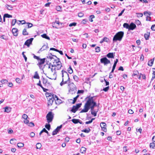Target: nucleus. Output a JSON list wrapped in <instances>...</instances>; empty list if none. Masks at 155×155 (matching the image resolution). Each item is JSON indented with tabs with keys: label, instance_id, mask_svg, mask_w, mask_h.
<instances>
[{
	"label": "nucleus",
	"instance_id": "obj_10",
	"mask_svg": "<svg viewBox=\"0 0 155 155\" xmlns=\"http://www.w3.org/2000/svg\"><path fill=\"white\" fill-rule=\"evenodd\" d=\"M56 64H54L53 65L55 70H58L60 69L62 67V64L61 62L59 61H57L56 62Z\"/></svg>",
	"mask_w": 155,
	"mask_h": 155
},
{
	"label": "nucleus",
	"instance_id": "obj_20",
	"mask_svg": "<svg viewBox=\"0 0 155 155\" xmlns=\"http://www.w3.org/2000/svg\"><path fill=\"white\" fill-rule=\"evenodd\" d=\"M107 57L108 58H114V55L113 53H109L107 55Z\"/></svg>",
	"mask_w": 155,
	"mask_h": 155
},
{
	"label": "nucleus",
	"instance_id": "obj_29",
	"mask_svg": "<svg viewBox=\"0 0 155 155\" xmlns=\"http://www.w3.org/2000/svg\"><path fill=\"white\" fill-rule=\"evenodd\" d=\"M68 73L70 74H72L73 72V70L71 66H70V67L68 68Z\"/></svg>",
	"mask_w": 155,
	"mask_h": 155
},
{
	"label": "nucleus",
	"instance_id": "obj_42",
	"mask_svg": "<svg viewBox=\"0 0 155 155\" xmlns=\"http://www.w3.org/2000/svg\"><path fill=\"white\" fill-rule=\"evenodd\" d=\"M15 81H16V82L18 84H20L21 83V80L19 78H16Z\"/></svg>",
	"mask_w": 155,
	"mask_h": 155
},
{
	"label": "nucleus",
	"instance_id": "obj_2",
	"mask_svg": "<svg viewBox=\"0 0 155 155\" xmlns=\"http://www.w3.org/2000/svg\"><path fill=\"white\" fill-rule=\"evenodd\" d=\"M47 77L51 80H55L57 77V74L56 71H47V73H44Z\"/></svg>",
	"mask_w": 155,
	"mask_h": 155
},
{
	"label": "nucleus",
	"instance_id": "obj_3",
	"mask_svg": "<svg viewBox=\"0 0 155 155\" xmlns=\"http://www.w3.org/2000/svg\"><path fill=\"white\" fill-rule=\"evenodd\" d=\"M124 32L123 31H120L117 32L114 35L113 38V41H115L117 40L120 41L123 37Z\"/></svg>",
	"mask_w": 155,
	"mask_h": 155
},
{
	"label": "nucleus",
	"instance_id": "obj_52",
	"mask_svg": "<svg viewBox=\"0 0 155 155\" xmlns=\"http://www.w3.org/2000/svg\"><path fill=\"white\" fill-rule=\"evenodd\" d=\"M96 52H98L100 51V48L99 47H97L95 48Z\"/></svg>",
	"mask_w": 155,
	"mask_h": 155
},
{
	"label": "nucleus",
	"instance_id": "obj_8",
	"mask_svg": "<svg viewBox=\"0 0 155 155\" xmlns=\"http://www.w3.org/2000/svg\"><path fill=\"white\" fill-rule=\"evenodd\" d=\"M100 61L101 63L103 64L104 65H107L110 63V61L106 57L101 58L100 60Z\"/></svg>",
	"mask_w": 155,
	"mask_h": 155
},
{
	"label": "nucleus",
	"instance_id": "obj_4",
	"mask_svg": "<svg viewBox=\"0 0 155 155\" xmlns=\"http://www.w3.org/2000/svg\"><path fill=\"white\" fill-rule=\"evenodd\" d=\"M92 103V101L87 100L84 105V109L81 111L80 112L83 113L87 112L89 109V105Z\"/></svg>",
	"mask_w": 155,
	"mask_h": 155
},
{
	"label": "nucleus",
	"instance_id": "obj_44",
	"mask_svg": "<svg viewBox=\"0 0 155 155\" xmlns=\"http://www.w3.org/2000/svg\"><path fill=\"white\" fill-rule=\"evenodd\" d=\"M45 127L48 130H49L50 128V125L49 124H46L45 125Z\"/></svg>",
	"mask_w": 155,
	"mask_h": 155
},
{
	"label": "nucleus",
	"instance_id": "obj_64",
	"mask_svg": "<svg viewBox=\"0 0 155 155\" xmlns=\"http://www.w3.org/2000/svg\"><path fill=\"white\" fill-rule=\"evenodd\" d=\"M151 29L154 31H155V25H152L151 27Z\"/></svg>",
	"mask_w": 155,
	"mask_h": 155
},
{
	"label": "nucleus",
	"instance_id": "obj_1",
	"mask_svg": "<svg viewBox=\"0 0 155 155\" xmlns=\"http://www.w3.org/2000/svg\"><path fill=\"white\" fill-rule=\"evenodd\" d=\"M62 81L60 83V85L62 86L63 84L68 83L70 78L68 73L64 71H62Z\"/></svg>",
	"mask_w": 155,
	"mask_h": 155
},
{
	"label": "nucleus",
	"instance_id": "obj_43",
	"mask_svg": "<svg viewBox=\"0 0 155 155\" xmlns=\"http://www.w3.org/2000/svg\"><path fill=\"white\" fill-rule=\"evenodd\" d=\"M79 96V95H78L75 97L74 98V99L73 100V101L72 102V103L73 104H74L75 102Z\"/></svg>",
	"mask_w": 155,
	"mask_h": 155
},
{
	"label": "nucleus",
	"instance_id": "obj_50",
	"mask_svg": "<svg viewBox=\"0 0 155 155\" xmlns=\"http://www.w3.org/2000/svg\"><path fill=\"white\" fill-rule=\"evenodd\" d=\"M84 14L82 12H80L78 14V16L80 17H81L83 16Z\"/></svg>",
	"mask_w": 155,
	"mask_h": 155
},
{
	"label": "nucleus",
	"instance_id": "obj_58",
	"mask_svg": "<svg viewBox=\"0 0 155 155\" xmlns=\"http://www.w3.org/2000/svg\"><path fill=\"white\" fill-rule=\"evenodd\" d=\"M81 105V104H77L75 106L76 107V108L78 109L79 107H80Z\"/></svg>",
	"mask_w": 155,
	"mask_h": 155
},
{
	"label": "nucleus",
	"instance_id": "obj_19",
	"mask_svg": "<svg viewBox=\"0 0 155 155\" xmlns=\"http://www.w3.org/2000/svg\"><path fill=\"white\" fill-rule=\"evenodd\" d=\"M154 58L153 59H152L150 60L148 62V65L150 66H152L153 64V61L154 60Z\"/></svg>",
	"mask_w": 155,
	"mask_h": 155
},
{
	"label": "nucleus",
	"instance_id": "obj_62",
	"mask_svg": "<svg viewBox=\"0 0 155 155\" xmlns=\"http://www.w3.org/2000/svg\"><path fill=\"white\" fill-rule=\"evenodd\" d=\"M155 78V71H153V76L152 78V80L154 79Z\"/></svg>",
	"mask_w": 155,
	"mask_h": 155
},
{
	"label": "nucleus",
	"instance_id": "obj_46",
	"mask_svg": "<svg viewBox=\"0 0 155 155\" xmlns=\"http://www.w3.org/2000/svg\"><path fill=\"white\" fill-rule=\"evenodd\" d=\"M28 126L30 127H34V124L31 122L30 123H29L27 124Z\"/></svg>",
	"mask_w": 155,
	"mask_h": 155
},
{
	"label": "nucleus",
	"instance_id": "obj_54",
	"mask_svg": "<svg viewBox=\"0 0 155 155\" xmlns=\"http://www.w3.org/2000/svg\"><path fill=\"white\" fill-rule=\"evenodd\" d=\"M19 23H18V24H20V23H21L22 24H26V23H25V20H22L21 21H18Z\"/></svg>",
	"mask_w": 155,
	"mask_h": 155
},
{
	"label": "nucleus",
	"instance_id": "obj_61",
	"mask_svg": "<svg viewBox=\"0 0 155 155\" xmlns=\"http://www.w3.org/2000/svg\"><path fill=\"white\" fill-rule=\"evenodd\" d=\"M24 122L25 124H27L29 122V120H27V119H24Z\"/></svg>",
	"mask_w": 155,
	"mask_h": 155
},
{
	"label": "nucleus",
	"instance_id": "obj_40",
	"mask_svg": "<svg viewBox=\"0 0 155 155\" xmlns=\"http://www.w3.org/2000/svg\"><path fill=\"white\" fill-rule=\"evenodd\" d=\"M41 147V145L40 143H38L36 144V147L37 149H40Z\"/></svg>",
	"mask_w": 155,
	"mask_h": 155
},
{
	"label": "nucleus",
	"instance_id": "obj_17",
	"mask_svg": "<svg viewBox=\"0 0 155 155\" xmlns=\"http://www.w3.org/2000/svg\"><path fill=\"white\" fill-rule=\"evenodd\" d=\"M136 27V25L133 23H131L129 25V30H133Z\"/></svg>",
	"mask_w": 155,
	"mask_h": 155
},
{
	"label": "nucleus",
	"instance_id": "obj_57",
	"mask_svg": "<svg viewBox=\"0 0 155 155\" xmlns=\"http://www.w3.org/2000/svg\"><path fill=\"white\" fill-rule=\"evenodd\" d=\"M24 52H23L22 53V55H23V57H24L25 59V61L26 62V61H27V58L25 56V55L24 54Z\"/></svg>",
	"mask_w": 155,
	"mask_h": 155
},
{
	"label": "nucleus",
	"instance_id": "obj_15",
	"mask_svg": "<svg viewBox=\"0 0 155 155\" xmlns=\"http://www.w3.org/2000/svg\"><path fill=\"white\" fill-rule=\"evenodd\" d=\"M100 126L101 127L102 130L104 132L107 131V128H106V124L104 122H101L100 124Z\"/></svg>",
	"mask_w": 155,
	"mask_h": 155
},
{
	"label": "nucleus",
	"instance_id": "obj_24",
	"mask_svg": "<svg viewBox=\"0 0 155 155\" xmlns=\"http://www.w3.org/2000/svg\"><path fill=\"white\" fill-rule=\"evenodd\" d=\"M40 61H39L38 63V64H40V65H42L45 62V59L43 58L42 59H40Z\"/></svg>",
	"mask_w": 155,
	"mask_h": 155
},
{
	"label": "nucleus",
	"instance_id": "obj_37",
	"mask_svg": "<svg viewBox=\"0 0 155 155\" xmlns=\"http://www.w3.org/2000/svg\"><path fill=\"white\" fill-rule=\"evenodd\" d=\"M123 27L124 28H125L127 29H129V25L127 23H124L123 24Z\"/></svg>",
	"mask_w": 155,
	"mask_h": 155
},
{
	"label": "nucleus",
	"instance_id": "obj_60",
	"mask_svg": "<svg viewBox=\"0 0 155 155\" xmlns=\"http://www.w3.org/2000/svg\"><path fill=\"white\" fill-rule=\"evenodd\" d=\"M109 87H106L104 88L103 89V90L105 92H106L107 91H108V90H109Z\"/></svg>",
	"mask_w": 155,
	"mask_h": 155
},
{
	"label": "nucleus",
	"instance_id": "obj_21",
	"mask_svg": "<svg viewBox=\"0 0 155 155\" xmlns=\"http://www.w3.org/2000/svg\"><path fill=\"white\" fill-rule=\"evenodd\" d=\"M86 150V149L85 147H82L80 150V152L82 153H85Z\"/></svg>",
	"mask_w": 155,
	"mask_h": 155
},
{
	"label": "nucleus",
	"instance_id": "obj_6",
	"mask_svg": "<svg viewBox=\"0 0 155 155\" xmlns=\"http://www.w3.org/2000/svg\"><path fill=\"white\" fill-rule=\"evenodd\" d=\"M68 86L69 87V91H71L75 92L77 91L76 87L73 83H70L68 84Z\"/></svg>",
	"mask_w": 155,
	"mask_h": 155
},
{
	"label": "nucleus",
	"instance_id": "obj_45",
	"mask_svg": "<svg viewBox=\"0 0 155 155\" xmlns=\"http://www.w3.org/2000/svg\"><path fill=\"white\" fill-rule=\"evenodd\" d=\"M52 26L53 27H54L56 28H58V26L55 23H52Z\"/></svg>",
	"mask_w": 155,
	"mask_h": 155
},
{
	"label": "nucleus",
	"instance_id": "obj_27",
	"mask_svg": "<svg viewBox=\"0 0 155 155\" xmlns=\"http://www.w3.org/2000/svg\"><path fill=\"white\" fill-rule=\"evenodd\" d=\"M150 36V33H147L145 34L144 35V37L146 40H148Z\"/></svg>",
	"mask_w": 155,
	"mask_h": 155
},
{
	"label": "nucleus",
	"instance_id": "obj_63",
	"mask_svg": "<svg viewBox=\"0 0 155 155\" xmlns=\"http://www.w3.org/2000/svg\"><path fill=\"white\" fill-rule=\"evenodd\" d=\"M76 25V23H71L69 25V26L70 27H71L72 26H75Z\"/></svg>",
	"mask_w": 155,
	"mask_h": 155
},
{
	"label": "nucleus",
	"instance_id": "obj_7",
	"mask_svg": "<svg viewBox=\"0 0 155 155\" xmlns=\"http://www.w3.org/2000/svg\"><path fill=\"white\" fill-rule=\"evenodd\" d=\"M53 95H49L47 98L48 100V105H51L54 100L55 96Z\"/></svg>",
	"mask_w": 155,
	"mask_h": 155
},
{
	"label": "nucleus",
	"instance_id": "obj_38",
	"mask_svg": "<svg viewBox=\"0 0 155 155\" xmlns=\"http://www.w3.org/2000/svg\"><path fill=\"white\" fill-rule=\"evenodd\" d=\"M4 17L8 18H12V16L8 14H5L4 15Z\"/></svg>",
	"mask_w": 155,
	"mask_h": 155
},
{
	"label": "nucleus",
	"instance_id": "obj_59",
	"mask_svg": "<svg viewBox=\"0 0 155 155\" xmlns=\"http://www.w3.org/2000/svg\"><path fill=\"white\" fill-rule=\"evenodd\" d=\"M137 17H142L143 14L141 13H137Z\"/></svg>",
	"mask_w": 155,
	"mask_h": 155
},
{
	"label": "nucleus",
	"instance_id": "obj_25",
	"mask_svg": "<svg viewBox=\"0 0 155 155\" xmlns=\"http://www.w3.org/2000/svg\"><path fill=\"white\" fill-rule=\"evenodd\" d=\"M33 78L35 79H39V77L37 71H36L35 73V75L33 76Z\"/></svg>",
	"mask_w": 155,
	"mask_h": 155
},
{
	"label": "nucleus",
	"instance_id": "obj_16",
	"mask_svg": "<svg viewBox=\"0 0 155 155\" xmlns=\"http://www.w3.org/2000/svg\"><path fill=\"white\" fill-rule=\"evenodd\" d=\"M12 33L13 35L15 36H16L18 35V30L17 28H13L12 30Z\"/></svg>",
	"mask_w": 155,
	"mask_h": 155
},
{
	"label": "nucleus",
	"instance_id": "obj_28",
	"mask_svg": "<svg viewBox=\"0 0 155 155\" xmlns=\"http://www.w3.org/2000/svg\"><path fill=\"white\" fill-rule=\"evenodd\" d=\"M22 34L24 35H28V33L27 32L26 29L25 28L23 29L22 32Z\"/></svg>",
	"mask_w": 155,
	"mask_h": 155
},
{
	"label": "nucleus",
	"instance_id": "obj_36",
	"mask_svg": "<svg viewBox=\"0 0 155 155\" xmlns=\"http://www.w3.org/2000/svg\"><path fill=\"white\" fill-rule=\"evenodd\" d=\"M155 143L153 142L152 143H151L150 144V148L154 149L155 147Z\"/></svg>",
	"mask_w": 155,
	"mask_h": 155
},
{
	"label": "nucleus",
	"instance_id": "obj_5",
	"mask_svg": "<svg viewBox=\"0 0 155 155\" xmlns=\"http://www.w3.org/2000/svg\"><path fill=\"white\" fill-rule=\"evenodd\" d=\"M54 114L51 112H49L46 116V118L48 123L51 122L53 118Z\"/></svg>",
	"mask_w": 155,
	"mask_h": 155
},
{
	"label": "nucleus",
	"instance_id": "obj_33",
	"mask_svg": "<svg viewBox=\"0 0 155 155\" xmlns=\"http://www.w3.org/2000/svg\"><path fill=\"white\" fill-rule=\"evenodd\" d=\"M78 109L75 106H74L71 109V111L73 113H75Z\"/></svg>",
	"mask_w": 155,
	"mask_h": 155
},
{
	"label": "nucleus",
	"instance_id": "obj_34",
	"mask_svg": "<svg viewBox=\"0 0 155 155\" xmlns=\"http://www.w3.org/2000/svg\"><path fill=\"white\" fill-rule=\"evenodd\" d=\"M72 121L74 124H77L79 122V120L74 119H72Z\"/></svg>",
	"mask_w": 155,
	"mask_h": 155
},
{
	"label": "nucleus",
	"instance_id": "obj_30",
	"mask_svg": "<svg viewBox=\"0 0 155 155\" xmlns=\"http://www.w3.org/2000/svg\"><path fill=\"white\" fill-rule=\"evenodd\" d=\"M24 144L21 143H19L17 144V146L18 147H21L24 146Z\"/></svg>",
	"mask_w": 155,
	"mask_h": 155
},
{
	"label": "nucleus",
	"instance_id": "obj_13",
	"mask_svg": "<svg viewBox=\"0 0 155 155\" xmlns=\"http://www.w3.org/2000/svg\"><path fill=\"white\" fill-rule=\"evenodd\" d=\"M62 126V125H61L60 126H59L57 127L54 130L52 133V134L53 135H54L57 134V133L60 130Z\"/></svg>",
	"mask_w": 155,
	"mask_h": 155
},
{
	"label": "nucleus",
	"instance_id": "obj_39",
	"mask_svg": "<svg viewBox=\"0 0 155 155\" xmlns=\"http://www.w3.org/2000/svg\"><path fill=\"white\" fill-rule=\"evenodd\" d=\"M47 48V46L45 45H43L42 48L40 49V51H42L46 49Z\"/></svg>",
	"mask_w": 155,
	"mask_h": 155
},
{
	"label": "nucleus",
	"instance_id": "obj_51",
	"mask_svg": "<svg viewBox=\"0 0 155 155\" xmlns=\"http://www.w3.org/2000/svg\"><path fill=\"white\" fill-rule=\"evenodd\" d=\"M22 118L24 119H27L28 118V116L26 114H24L22 115Z\"/></svg>",
	"mask_w": 155,
	"mask_h": 155
},
{
	"label": "nucleus",
	"instance_id": "obj_41",
	"mask_svg": "<svg viewBox=\"0 0 155 155\" xmlns=\"http://www.w3.org/2000/svg\"><path fill=\"white\" fill-rule=\"evenodd\" d=\"M0 82L1 83H2V84H5L7 83L8 81L6 80V79H3Z\"/></svg>",
	"mask_w": 155,
	"mask_h": 155
},
{
	"label": "nucleus",
	"instance_id": "obj_23",
	"mask_svg": "<svg viewBox=\"0 0 155 155\" xmlns=\"http://www.w3.org/2000/svg\"><path fill=\"white\" fill-rule=\"evenodd\" d=\"M5 7L9 10H12L13 8V7L12 5L7 4L5 5Z\"/></svg>",
	"mask_w": 155,
	"mask_h": 155
},
{
	"label": "nucleus",
	"instance_id": "obj_55",
	"mask_svg": "<svg viewBox=\"0 0 155 155\" xmlns=\"http://www.w3.org/2000/svg\"><path fill=\"white\" fill-rule=\"evenodd\" d=\"M56 9L58 11H60L61 10V8L59 6H58L56 7Z\"/></svg>",
	"mask_w": 155,
	"mask_h": 155
},
{
	"label": "nucleus",
	"instance_id": "obj_18",
	"mask_svg": "<svg viewBox=\"0 0 155 155\" xmlns=\"http://www.w3.org/2000/svg\"><path fill=\"white\" fill-rule=\"evenodd\" d=\"M55 98L54 100L55 101V103L56 104H59L61 103V100L59 99L58 97L56 95H54Z\"/></svg>",
	"mask_w": 155,
	"mask_h": 155
},
{
	"label": "nucleus",
	"instance_id": "obj_47",
	"mask_svg": "<svg viewBox=\"0 0 155 155\" xmlns=\"http://www.w3.org/2000/svg\"><path fill=\"white\" fill-rule=\"evenodd\" d=\"M48 82V80L47 79L43 78V83L45 85H46V84Z\"/></svg>",
	"mask_w": 155,
	"mask_h": 155
},
{
	"label": "nucleus",
	"instance_id": "obj_22",
	"mask_svg": "<svg viewBox=\"0 0 155 155\" xmlns=\"http://www.w3.org/2000/svg\"><path fill=\"white\" fill-rule=\"evenodd\" d=\"M5 112L9 113L11 111V108L9 107H6L5 108Z\"/></svg>",
	"mask_w": 155,
	"mask_h": 155
},
{
	"label": "nucleus",
	"instance_id": "obj_26",
	"mask_svg": "<svg viewBox=\"0 0 155 155\" xmlns=\"http://www.w3.org/2000/svg\"><path fill=\"white\" fill-rule=\"evenodd\" d=\"M41 36L42 38H46L48 40H50V38L49 37H48V36H47V35L46 34H43L41 35Z\"/></svg>",
	"mask_w": 155,
	"mask_h": 155
},
{
	"label": "nucleus",
	"instance_id": "obj_9",
	"mask_svg": "<svg viewBox=\"0 0 155 155\" xmlns=\"http://www.w3.org/2000/svg\"><path fill=\"white\" fill-rule=\"evenodd\" d=\"M88 100L91 101H92V103H91L89 105V108H91V111L94 110V107L96 106V103L94 101L92 97L89 99Z\"/></svg>",
	"mask_w": 155,
	"mask_h": 155
},
{
	"label": "nucleus",
	"instance_id": "obj_49",
	"mask_svg": "<svg viewBox=\"0 0 155 155\" xmlns=\"http://www.w3.org/2000/svg\"><path fill=\"white\" fill-rule=\"evenodd\" d=\"M103 41L104 42H108L109 41V39L107 37H104L103 39Z\"/></svg>",
	"mask_w": 155,
	"mask_h": 155
},
{
	"label": "nucleus",
	"instance_id": "obj_35",
	"mask_svg": "<svg viewBox=\"0 0 155 155\" xmlns=\"http://www.w3.org/2000/svg\"><path fill=\"white\" fill-rule=\"evenodd\" d=\"M90 129L89 128L87 129H85L82 130V132H84L86 133H88L89 132H90Z\"/></svg>",
	"mask_w": 155,
	"mask_h": 155
},
{
	"label": "nucleus",
	"instance_id": "obj_53",
	"mask_svg": "<svg viewBox=\"0 0 155 155\" xmlns=\"http://www.w3.org/2000/svg\"><path fill=\"white\" fill-rule=\"evenodd\" d=\"M16 19H14L12 20V25H15V23H16Z\"/></svg>",
	"mask_w": 155,
	"mask_h": 155
},
{
	"label": "nucleus",
	"instance_id": "obj_11",
	"mask_svg": "<svg viewBox=\"0 0 155 155\" xmlns=\"http://www.w3.org/2000/svg\"><path fill=\"white\" fill-rule=\"evenodd\" d=\"M47 71H56V70L54 66V65L52 64H51V63H50V64L48 65Z\"/></svg>",
	"mask_w": 155,
	"mask_h": 155
},
{
	"label": "nucleus",
	"instance_id": "obj_56",
	"mask_svg": "<svg viewBox=\"0 0 155 155\" xmlns=\"http://www.w3.org/2000/svg\"><path fill=\"white\" fill-rule=\"evenodd\" d=\"M74 79L76 81H78V77L76 75H74L73 77Z\"/></svg>",
	"mask_w": 155,
	"mask_h": 155
},
{
	"label": "nucleus",
	"instance_id": "obj_12",
	"mask_svg": "<svg viewBox=\"0 0 155 155\" xmlns=\"http://www.w3.org/2000/svg\"><path fill=\"white\" fill-rule=\"evenodd\" d=\"M151 13L150 12H144V15L146 16V20L150 21L151 17L149 16L151 15Z\"/></svg>",
	"mask_w": 155,
	"mask_h": 155
},
{
	"label": "nucleus",
	"instance_id": "obj_31",
	"mask_svg": "<svg viewBox=\"0 0 155 155\" xmlns=\"http://www.w3.org/2000/svg\"><path fill=\"white\" fill-rule=\"evenodd\" d=\"M28 26V28H30L33 26V24L31 23H26L25 27Z\"/></svg>",
	"mask_w": 155,
	"mask_h": 155
},
{
	"label": "nucleus",
	"instance_id": "obj_48",
	"mask_svg": "<svg viewBox=\"0 0 155 155\" xmlns=\"http://www.w3.org/2000/svg\"><path fill=\"white\" fill-rule=\"evenodd\" d=\"M97 111H94V110L91 111V114L92 115H93L94 116H96Z\"/></svg>",
	"mask_w": 155,
	"mask_h": 155
},
{
	"label": "nucleus",
	"instance_id": "obj_32",
	"mask_svg": "<svg viewBox=\"0 0 155 155\" xmlns=\"http://www.w3.org/2000/svg\"><path fill=\"white\" fill-rule=\"evenodd\" d=\"M16 140L15 139H12L10 140V143L11 144H14L15 143V141Z\"/></svg>",
	"mask_w": 155,
	"mask_h": 155
},
{
	"label": "nucleus",
	"instance_id": "obj_14",
	"mask_svg": "<svg viewBox=\"0 0 155 155\" xmlns=\"http://www.w3.org/2000/svg\"><path fill=\"white\" fill-rule=\"evenodd\" d=\"M33 40V38H31L30 39L27 40L25 42V45L29 47L30 46V45L31 43Z\"/></svg>",
	"mask_w": 155,
	"mask_h": 155
}]
</instances>
